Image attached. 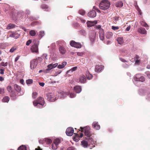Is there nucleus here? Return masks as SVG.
I'll return each instance as SVG.
<instances>
[{
	"label": "nucleus",
	"mask_w": 150,
	"mask_h": 150,
	"mask_svg": "<svg viewBox=\"0 0 150 150\" xmlns=\"http://www.w3.org/2000/svg\"><path fill=\"white\" fill-rule=\"evenodd\" d=\"M80 129V131L84 133L85 136H86V139L88 140V143L85 140L81 142V145L83 147H86L88 145V143L89 144H93L96 143V140L93 138L91 135V128L89 126H86L84 127H81Z\"/></svg>",
	"instance_id": "1"
},
{
	"label": "nucleus",
	"mask_w": 150,
	"mask_h": 150,
	"mask_svg": "<svg viewBox=\"0 0 150 150\" xmlns=\"http://www.w3.org/2000/svg\"><path fill=\"white\" fill-rule=\"evenodd\" d=\"M110 3L108 0H104L102 1L99 4L100 8L103 10L108 9L110 6Z\"/></svg>",
	"instance_id": "2"
},
{
	"label": "nucleus",
	"mask_w": 150,
	"mask_h": 150,
	"mask_svg": "<svg viewBox=\"0 0 150 150\" xmlns=\"http://www.w3.org/2000/svg\"><path fill=\"white\" fill-rule=\"evenodd\" d=\"M33 103L34 106H37L38 108H40L41 106L44 105V99L41 97H40L36 100L34 101Z\"/></svg>",
	"instance_id": "3"
},
{
	"label": "nucleus",
	"mask_w": 150,
	"mask_h": 150,
	"mask_svg": "<svg viewBox=\"0 0 150 150\" xmlns=\"http://www.w3.org/2000/svg\"><path fill=\"white\" fill-rule=\"evenodd\" d=\"M58 65V63H56L54 64H50L48 65L47 66V68L44 70V72L46 73H47L49 72V71H50L52 69L55 68Z\"/></svg>",
	"instance_id": "4"
},
{
	"label": "nucleus",
	"mask_w": 150,
	"mask_h": 150,
	"mask_svg": "<svg viewBox=\"0 0 150 150\" xmlns=\"http://www.w3.org/2000/svg\"><path fill=\"white\" fill-rule=\"evenodd\" d=\"M7 90L8 92L10 93L11 96L13 99H14L16 96L14 92L13 91L11 86H8L7 87Z\"/></svg>",
	"instance_id": "5"
},
{
	"label": "nucleus",
	"mask_w": 150,
	"mask_h": 150,
	"mask_svg": "<svg viewBox=\"0 0 150 150\" xmlns=\"http://www.w3.org/2000/svg\"><path fill=\"white\" fill-rule=\"evenodd\" d=\"M71 46L77 48H80L81 47V45L79 42H76L74 41H72L70 42Z\"/></svg>",
	"instance_id": "6"
},
{
	"label": "nucleus",
	"mask_w": 150,
	"mask_h": 150,
	"mask_svg": "<svg viewBox=\"0 0 150 150\" xmlns=\"http://www.w3.org/2000/svg\"><path fill=\"white\" fill-rule=\"evenodd\" d=\"M134 79L136 81H139L143 82L145 81V79L144 76H140L139 74L136 75L134 77Z\"/></svg>",
	"instance_id": "7"
},
{
	"label": "nucleus",
	"mask_w": 150,
	"mask_h": 150,
	"mask_svg": "<svg viewBox=\"0 0 150 150\" xmlns=\"http://www.w3.org/2000/svg\"><path fill=\"white\" fill-rule=\"evenodd\" d=\"M74 132L73 128L71 127H69L67 129L66 133L67 135L70 136L73 134Z\"/></svg>",
	"instance_id": "8"
},
{
	"label": "nucleus",
	"mask_w": 150,
	"mask_h": 150,
	"mask_svg": "<svg viewBox=\"0 0 150 150\" xmlns=\"http://www.w3.org/2000/svg\"><path fill=\"white\" fill-rule=\"evenodd\" d=\"M38 46L37 44H34L30 48V50L32 52L38 53Z\"/></svg>",
	"instance_id": "9"
},
{
	"label": "nucleus",
	"mask_w": 150,
	"mask_h": 150,
	"mask_svg": "<svg viewBox=\"0 0 150 150\" xmlns=\"http://www.w3.org/2000/svg\"><path fill=\"white\" fill-rule=\"evenodd\" d=\"M38 64V61L36 59L30 62V67L32 69H34Z\"/></svg>",
	"instance_id": "10"
},
{
	"label": "nucleus",
	"mask_w": 150,
	"mask_h": 150,
	"mask_svg": "<svg viewBox=\"0 0 150 150\" xmlns=\"http://www.w3.org/2000/svg\"><path fill=\"white\" fill-rule=\"evenodd\" d=\"M74 134L75 135V136L73 137V140L76 142L79 141V138L82 137L83 136V134L82 133H81L80 136L76 133H74Z\"/></svg>",
	"instance_id": "11"
},
{
	"label": "nucleus",
	"mask_w": 150,
	"mask_h": 150,
	"mask_svg": "<svg viewBox=\"0 0 150 150\" xmlns=\"http://www.w3.org/2000/svg\"><path fill=\"white\" fill-rule=\"evenodd\" d=\"M96 11L94 9L93 10L90 12H89L88 13V16L91 18H94L96 17Z\"/></svg>",
	"instance_id": "12"
},
{
	"label": "nucleus",
	"mask_w": 150,
	"mask_h": 150,
	"mask_svg": "<svg viewBox=\"0 0 150 150\" xmlns=\"http://www.w3.org/2000/svg\"><path fill=\"white\" fill-rule=\"evenodd\" d=\"M97 23V21H88L87 22V26L88 27L90 28L92 26H94Z\"/></svg>",
	"instance_id": "13"
},
{
	"label": "nucleus",
	"mask_w": 150,
	"mask_h": 150,
	"mask_svg": "<svg viewBox=\"0 0 150 150\" xmlns=\"http://www.w3.org/2000/svg\"><path fill=\"white\" fill-rule=\"evenodd\" d=\"M104 68V67L102 65H97L95 69V71L97 72H100Z\"/></svg>",
	"instance_id": "14"
},
{
	"label": "nucleus",
	"mask_w": 150,
	"mask_h": 150,
	"mask_svg": "<svg viewBox=\"0 0 150 150\" xmlns=\"http://www.w3.org/2000/svg\"><path fill=\"white\" fill-rule=\"evenodd\" d=\"M93 127L95 129L99 130L100 129V126L98 124V122H94L92 124Z\"/></svg>",
	"instance_id": "15"
},
{
	"label": "nucleus",
	"mask_w": 150,
	"mask_h": 150,
	"mask_svg": "<svg viewBox=\"0 0 150 150\" xmlns=\"http://www.w3.org/2000/svg\"><path fill=\"white\" fill-rule=\"evenodd\" d=\"M104 32L103 30H100L99 31V37L100 40H103L104 39Z\"/></svg>",
	"instance_id": "16"
},
{
	"label": "nucleus",
	"mask_w": 150,
	"mask_h": 150,
	"mask_svg": "<svg viewBox=\"0 0 150 150\" xmlns=\"http://www.w3.org/2000/svg\"><path fill=\"white\" fill-rule=\"evenodd\" d=\"M86 81V79L83 75H81L79 78V82L81 83H84Z\"/></svg>",
	"instance_id": "17"
},
{
	"label": "nucleus",
	"mask_w": 150,
	"mask_h": 150,
	"mask_svg": "<svg viewBox=\"0 0 150 150\" xmlns=\"http://www.w3.org/2000/svg\"><path fill=\"white\" fill-rule=\"evenodd\" d=\"M47 97L48 100L50 101H54L56 100L54 98V96L51 93H49L47 95Z\"/></svg>",
	"instance_id": "18"
},
{
	"label": "nucleus",
	"mask_w": 150,
	"mask_h": 150,
	"mask_svg": "<svg viewBox=\"0 0 150 150\" xmlns=\"http://www.w3.org/2000/svg\"><path fill=\"white\" fill-rule=\"evenodd\" d=\"M59 49L60 53L62 54H64L65 53L66 50L65 48L63 46H60Z\"/></svg>",
	"instance_id": "19"
},
{
	"label": "nucleus",
	"mask_w": 150,
	"mask_h": 150,
	"mask_svg": "<svg viewBox=\"0 0 150 150\" xmlns=\"http://www.w3.org/2000/svg\"><path fill=\"white\" fill-rule=\"evenodd\" d=\"M74 90L76 93H79L81 92V88L80 86H76L74 87Z\"/></svg>",
	"instance_id": "20"
},
{
	"label": "nucleus",
	"mask_w": 150,
	"mask_h": 150,
	"mask_svg": "<svg viewBox=\"0 0 150 150\" xmlns=\"http://www.w3.org/2000/svg\"><path fill=\"white\" fill-rule=\"evenodd\" d=\"M138 32L142 34H146V31L145 28H140L138 30Z\"/></svg>",
	"instance_id": "21"
},
{
	"label": "nucleus",
	"mask_w": 150,
	"mask_h": 150,
	"mask_svg": "<svg viewBox=\"0 0 150 150\" xmlns=\"http://www.w3.org/2000/svg\"><path fill=\"white\" fill-rule=\"evenodd\" d=\"M67 95V93L63 91H62L60 93H59L58 96L60 98H62L65 97Z\"/></svg>",
	"instance_id": "22"
},
{
	"label": "nucleus",
	"mask_w": 150,
	"mask_h": 150,
	"mask_svg": "<svg viewBox=\"0 0 150 150\" xmlns=\"http://www.w3.org/2000/svg\"><path fill=\"white\" fill-rule=\"evenodd\" d=\"M14 87L15 90L18 92H20L21 90V87L16 84H15L14 85Z\"/></svg>",
	"instance_id": "23"
},
{
	"label": "nucleus",
	"mask_w": 150,
	"mask_h": 150,
	"mask_svg": "<svg viewBox=\"0 0 150 150\" xmlns=\"http://www.w3.org/2000/svg\"><path fill=\"white\" fill-rule=\"evenodd\" d=\"M20 35L16 33H12L9 36L12 38H14L15 39H17L19 37Z\"/></svg>",
	"instance_id": "24"
},
{
	"label": "nucleus",
	"mask_w": 150,
	"mask_h": 150,
	"mask_svg": "<svg viewBox=\"0 0 150 150\" xmlns=\"http://www.w3.org/2000/svg\"><path fill=\"white\" fill-rule=\"evenodd\" d=\"M67 62H63L62 64H59L58 65V68L59 69H62L67 64Z\"/></svg>",
	"instance_id": "25"
},
{
	"label": "nucleus",
	"mask_w": 150,
	"mask_h": 150,
	"mask_svg": "<svg viewBox=\"0 0 150 150\" xmlns=\"http://www.w3.org/2000/svg\"><path fill=\"white\" fill-rule=\"evenodd\" d=\"M123 3L121 1H118L115 4V6L117 7H121L123 6Z\"/></svg>",
	"instance_id": "26"
},
{
	"label": "nucleus",
	"mask_w": 150,
	"mask_h": 150,
	"mask_svg": "<svg viewBox=\"0 0 150 150\" xmlns=\"http://www.w3.org/2000/svg\"><path fill=\"white\" fill-rule=\"evenodd\" d=\"M139 57L137 56L136 55L134 58V60L135 61V65H138L140 63V60L139 59Z\"/></svg>",
	"instance_id": "27"
},
{
	"label": "nucleus",
	"mask_w": 150,
	"mask_h": 150,
	"mask_svg": "<svg viewBox=\"0 0 150 150\" xmlns=\"http://www.w3.org/2000/svg\"><path fill=\"white\" fill-rule=\"evenodd\" d=\"M86 76L88 80H91L93 77V76L92 74H90L88 71H87L86 72Z\"/></svg>",
	"instance_id": "28"
},
{
	"label": "nucleus",
	"mask_w": 150,
	"mask_h": 150,
	"mask_svg": "<svg viewBox=\"0 0 150 150\" xmlns=\"http://www.w3.org/2000/svg\"><path fill=\"white\" fill-rule=\"evenodd\" d=\"M112 35V33L111 32H108L105 35L106 37L110 39L111 38Z\"/></svg>",
	"instance_id": "29"
},
{
	"label": "nucleus",
	"mask_w": 150,
	"mask_h": 150,
	"mask_svg": "<svg viewBox=\"0 0 150 150\" xmlns=\"http://www.w3.org/2000/svg\"><path fill=\"white\" fill-rule=\"evenodd\" d=\"M77 67H73V68H72L71 69L67 71V73L68 74L71 72H72L73 71H76L77 70Z\"/></svg>",
	"instance_id": "30"
},
{
	"label": "nucleus",
	"mask_w": 150,
	"mask_h": 150,
	"mask_svg": "<svg viewBox=\"0 0 150 150\" xmlns=\"http://www.w3.org/2000/svg\"><path fill=\"white\" fill-rule=\"evenodd\" d=\"M117 40L119 44H121L124 42L123 38H118L117 39Z\"/></svg>",
	"instance_id": "31"
},
{
	"label": "nucleus",
	"mask_w": 150,
	"mask_h": 150,
	"mask_svg": "<svg viewBox=\"0 0 150 150\" xmlns=\"http://www.w3.org/2000/svg\"><path fill=\"white\" fill-rule=\"evenodd\" d=\"M9 98L8 96H5L2 100V101L4 102H8L9 101Z\"/></svg>",
	"instance_id": "32"
},
{
	"label": "nucleus",
	"mask_w": 150,
	"mask_h": 150,
	"mask_svg": "<svg viewBox=\"0 0 150 150\" xmlns=\"http://www.w3.org/2000/svg\"><path fill=\"white\" fill-rule=\"evenodd\" d=\"M45 35L44 31H40L38 33L39 37L40 38H42Z\"/></svg>",
	"instance_id": "33"
},
{
	"label": "nucleus",
	"mask_w": 150,
	"mask_h": 150,
	"mask_svg": "<svg viewBox=\"0 0 150 150\" xmlns=\"http://www.w3.org/2000/svg\"><path fill=\"white\" fill-rule=\"evenodd\" d=\"M60 142L61 141L59 139H56L54 140L53 142L58 146V144L60 143Z\"/></svg>",
	"instance_id": "34"
},
{
	"label": "nucleus",
	"mask_w": 150,
	"mask_h": 150,
	"mask_svg": "<svg viewBox=\"0 0 150 150\" xmlns=\"http://www.w3.org/2000/svg\"><path fill=\"white\" fill-rule=\"evenodd\" d=\"M15 27V25L14 24H13L10 23L7 26L6 28L7 29H10L13 28Z\"/></svg>",
	"instance_id": "35"
},
{
	"label": "nucleus",
	"mask_w": 150,
	"mask_h": 150,
	"mask_svg": "<svg viewBox=\"0 0 150 150\" xmlns=\"http://www.w3.org/2000/svg\"><path fill=\"white\" fill-rule=\"evenodd\" d=\"M44 139L45 142L48 144L51 143L52 142L51 140L49 138H45Z\"/></svg>",
	"instance_id": "36"
},
{
	"label": "nucleus",
	"mask_w": 150,
	"mask_h": 150,
	"mask_svg": "<svg viewBox=\"0 0 150 150\" xmlns=\"http://www.w3.org/2000/svg\"><path fill=\"white\" fill-rule=\"evenodd\" d=\"M18 150H26V148L25 146L22 145L18 148Z\"/></svg>",
	"instance_id": "37"
},
{
	"label": "nucleus",
	"mask_w": 150,
	"mask_h": 150,
	"mask_svg": "<svg viewBox=\"0 0 150 150\" xmlns=\"http://www.w3.org/2000/svg\"><path fill=\"white\" fill-rule=\"evenodd\" d=\"M30 34L31 36H33L35 35L36 33L35 30H32L30 31Z\"/></svg>",
	"instance_id": "38"
},
{
	"label": "nucleus",
	"mask_w": 150,
	"mask_h": 150,
	"mask_svg": "<svg viewBox=\"0 0 150 150\" xmlns=\"http://www.w3.org/2000/svg\"><path fill=\"white\" fill-rule=\"evenodd\" d=\"M58 146L53 142L52 144V148L53 150H56L57 149Z\"/></svg>",
	"instance_id": "39"
},
{
	"label": "nucleus",
	"mask_w": 150,
	"mask_h": 150,
	"mask_svg": "<svg viewBox=\"0 0 150 150\" xmlns=\"http://www.w3.org/2000/svg\"><path fill=\"white\" fill-rule=\"evenodd\" d=\"M141 24L142 26H144L145 27H147L148 26L146 23L144 21H142V22H141Z\"/></svg>",
	"instance_id": "40"
},
{
	"label": "nucleus",
	"mask_w": 150,
	"mask_h": 150,
	"mask_svg": "<svg viewBox=\"0 0 150 150\" xmlns=\"http://www.w3.org/2000/svg\"><path fill=\"white\" fill-rule=\"evenodd\" d=\"M33 80L31 79H29L26 81V83L28 84H30L33 83Z\"/></svg>",
	"instance_id": "41"
},
{
	"label": "nucleus",
	"mask_w": 150,
	"mask_h": 150,
	"mask_svg": "<svg viewBox=\"0 0 150 150\" xmlns=\"http://www.w3.org/2000/svg\"><path fill=\"white\" fill-rule=\"evenodd\" d=\"M38 93L36 92H33L32 93V98L33 99L35 98L37 96Z\"/></svg>",
	"instance_id": "42"
},
{
	"label": "nucleus",
	"mask_w": 150,
	"mask_h": 150,
	"mask_svg": "<svg viewBox=\"0 0 150 150\" xmlns=\"http://www.w3.org/2000/svg\"><path fill=\"white\" fill-rule=\"evenodd\" d=\"M8 63L7 62H6L4 63V62H1L0 64V65L1 66H2L4 67H6L7 66Z\"/></svg>",
	"instance_id": "43"
},
{
	"label": "nucleus",
	"mask_w": 150,
	"mask_h": 150,
	"mask_svg": "<svg viewBox=\"0 0 150 150\" xmlns=\"http://www.w3.org/2000/svg\"><path fill=\"white\" fill-rule=\"evenodd\" d=\"M79 13L81 15H83L85 14V12L84 10H81L79 11Z\"/></svg>",
	"instance_id": "44"
},
{
	"label": "nucleus",
	"mask_w": 150,
	"mask_h": 150,
	"mask_svg": "<svg viewBox=\"0 0 150 150\" xmlns=\"http://www.w3.org/2000/svg\"><path fill=\"white\" fill-rule=\"evenodd\" d=\"M16 47H12V48L10 50V52H13L15 50H16Z\"/></svg>",
	"instance_id": "45"
},
{
	"label": "nucleus",
	"mask_w": 150,
	"mask_h": 150,
	"mask_svg": "<svg viewBox=\"0 0 150 150\" xmlns=\"http://www.w3.org/2000/svg\"><path fill=\"white\" fill-rule=\"evenodd\" d=\"M130 64H127L126 63H124L123 64V67L126 68L128 67Z\"/></svg>",
	"instance_id": "46"
},
{
	"label": "nucleus",
	"mask_w": 150,
	"mask_h": 150,
	"mask_svg": "<svg viewBox=\"0 0 150 150\" xmlns=\"http://www.w3.org/2000/svg\"><path fill=\"white\" fill-rule=\"evenodd\" d=\"M32 40H28L26 42V45L27 46L29 45L32 42Z\"/></svg>",
	"instance_id": "47"
},
{
	"label": "nucleus",
	"mask_w": 150,
	"mask_h": 150,
	"mask_svg": "<svg viewBox=\"0 0 150 150\" xmlns=\"http://www.w3.org/2000/svg\"><path fill=\"white\" fill-rule=\"evenodd\" d=\"M145 74L147 75L148 78L150 79V72L149 71H147L145 72Z\"/></svg>",
	"instance_id": "48"
},
{
	"label": "nucleus",
	"mask_w": 150,
	"mask_h": 150,
	"mask_svg": "<svg viewBox=\"0 0 150 150\" xmlns=\"http://www.w3.org/2000/svg\"><path fill=\"white\" fill-rule=\"evenodd\" d=\"M75 96V94L74 93H71L69 94V97L71 98L74 97Z\"/></svg>",
	"instance_id": "49"
},
{
	"label": "nucleus",
	"mask_w": 150,
	"mask_h": 150,
	"mask_svg": "<svg viewBox=\"0 0 150 150\" xmlns=\"http://www.w3.org/2000/svg\"><path fill=\"white\" fill-rule=\"evenodd\" d=\"M112 29L115 30H117L119 28V27L117 26H112Z\"/></svg>",
	"instance_id": "50"
},
{
	"label": "nucleus",
	"mask_w": 150,
	"mask_h": 150,
	"mask_svg": "<svg viewBox=\"0 0 150 150\" xmlns=\"http://www.w3.org/2000/svg\"><path fill=\"white\" fill-rule=\"evenodd\" d=\"M93 9H94V10H95V11H96L98 12H99V13L100 12V11L99 10L97 9L96 7L95 6H94L93 7Z\"/></svg>",
	"instance_id": "51"
},
{
	"label": "nucleus",
	"mask_w": 150,
	"mask_h": 150,
	"mask_svg": "<svg viewBox=\"0 0 150 150\" xmlns=\"http://www.w3.org/2000/svg\"><path fill=\"white\" fill-rule=\"evenodd\" d=\"M80 32L81 33L82 35H85L86 34V32L84 30H81L80 31Z\"/></svg>",
	"instance_id": "52"
},
{
	"label": "nucleus",
	"mask_w": 150,
	"mask_h": 150,
	"mask_svg": "<svg viewBox=\"0 0 150 150\" xmlns=\"http://www.w3.org/2000/svg\"><path fill=\"white\" fill-rule=\"evenodd\" d=\"M77 55L79 56H82L83 55V53L82 52H78L77 53Z\"/></svg>",
	"instance_id": "53"
},
{
	"label": "nucleus",
	"mask_w": 150,
	"mask_h": 150,
	"mask_svg": "<svg viewBox=\"0 0 150 150\" xmlns=\"http://www.w3.org/2000/svg\"><path fill=\"white\" fill-rule=\"evenodd\" d=\"M4 89L3 88H0V94H2L4 93Z\"/></svg>",
	"instance_id": "54"
},
{
	"label": "nucleus",
	"mask_w": 150,
	"mask_h": 150,
	"mask_svg": "<svg viewBox=\"0 0 150 150\" xmlns=\"http://www.w3.org/2000/svg\"><path fill=\"white\" fill-rule=\"evenodd\" d=\"M120 61H121L122 62H127V61L125 60V59H124L123 58H120Z\"/></svg>",
	"instance_id": "55"
},
{
	"label": "nucleus",
	"mask_w": 150,
	"mask_h": 150,
	"mask_svg": "<svg viewBox=\"0 0 150 150\" xmlns=\"http://www.w3.org/2000/svg\"><path fill=\"white\" fill-rule=\"evenodd\" d=\"M20 57L19 56H17L15 59V62H16L19 59Z\"/></svg>",
	"instance_id": "56"
},
{
	"label": "nucleus",
	"mask_w": 150,
	"mask_h": 150,
	"mask_svg": "<svg viewBox=\"0 0 150 150\" xmlns=\"http://www.w3.org/2000/svg\"><path fill=\"white\" fill-rule=\"evenodd\" d=\"M47 55L46 54H44L42 55V57H45L46 59H47Z\"/></svg>",
	"instance_id": "57"
},
{
	"label": "nucleus",
	"mask_w": 150,
	"mask_h": 150,
	"mask_svg": "<svg viewBox=\"0 0 150 150\" xmlns=\"http://www.w3.org/2000/svg\"><path fill=\"white\" fill-rule=\"evenodd\" d=\"M4 71L3 69H0V73L1 74H3L4 73Z\"/></svg>",
	"instance_id": "58"
},
{
	"label": "nucleus",
	"mask_w": 150,
	"mask_h": 150,
	"mask_svg": "<svg viewBox=\"0 0 150 150\" xmlns=\"http://www.w3.org/2000/svg\"><path fill=\"white\" fill-rule=\"evenodd\" d=\"M67 150H74V148L72 147H70L67 149Z\"/></svg>",
	"instance_id": "59"
},
{
	"label": "nucleus",
	"mask_w": 150,
	"mask_h": 150,
	"mask_svg": "<svg viewBox=\"0 0 150 150\" xmlns=\"http://www.w3.org/2000/svg\"><path fill=\"white\" fill-rule=\"evenodd\" d=\"M30 12L29 10H26L25 11V13L28 15L30 14Z\"/></svg>",
	"instance_id": "60"
},
{
	"label": "nucleus",
	"mask_w": 150,
	"mask_h": 150,
	"mask_svg": "<svg viewBox=\"0 0 150 150\" xmlns=\"http://www.w3.org/2000/svg\"><path fill=\"white\" fill-rule=\"evenodd\" d=\"M39 84L40 86L42 87L43 86L45 85V83L43 82L39 83Z\"/></svg>",
	"instance_id": "61"
},
{
	"label": "nucleus",
	"mask_w": 150,
	"mask_h": 150,
	"mask_svg": "<svg viewBox=\"0 0 150 150\" xmlns=\"http://www.w3.org/2000/svg\"><path fill=\"white\" fill-rule=\"evenodd\" d=\"M130 28V26H129L126 29V30L127 31H129V30Z\"/></svg>",
	"instance_id": "62"
},
{
	"label": "nucleus",
	"mask_w": 150,
	"mask_h": 150,
	"mask_svg": "<svg viewBox=\"0 0 150 150\" xmlns=\"http://www.w3.org/2000/svg\"><path fill=\"white\" fill-rule=\"evenodd\" d=\"M42 8L43 9L46 10V9L47 8V7L46 6L43 5L42 6Z\"/></svg>",
	"instance_id": "63"
},
{
	"label": "nucleus",
	"mask_w": 150,
	"mask_h": 150,
	"mask_svg": "<svg viewBox=\"0 0 150 150\" xmlns=\"http://www.w3.org/2000/svg\"><path fill=\"white\" fill-rule=\"evenodd\" d=\"M20 83L22 84H23L24 83V81L23 79H21L20 80Z\"/></svg>",
	"instance_id": "64"
}]
</instances>
